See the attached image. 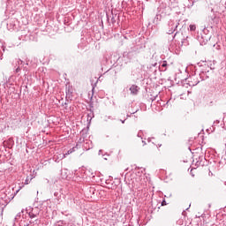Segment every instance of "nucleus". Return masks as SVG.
Returning a JSON list of instances; mask_svg holds the SVG:
<instances>
[{"mask_svg":"<svg viewBox=\"0 0 226 226\" xmlns=\"http://www.w3.org/2000/svg\"><path fill=\"white\" fill-rule=\"evenodd\" d=\"M130 91H131L132 94H138V93H139V87L135 86V85H132L130 87Z\"/></svg>","mask_w":226,"mask_h":226,"instance_id":"f257e3e1","label":"nucleus"},{"mask_svg":"<svg viewBox=\"0 0 226 226\" xmlns=\"http://www.w3.org/2000/svg\"><path fill=\"white\" fill-rule=\"evenodd\" d=\"M190 31H195L197 29V26L195 25H190Z\"/></svg>","mask_w":226,"mask_h":226,"instance_id":"f03ea898","label":"nucleus"},{"mask_svg":"<svg viewBox=\"0 0 226 226\" xmlns=\"http://www.w3.org/2000/svg\"><path fill=\"white\" fill-rule=\"evenodd\" d=\"M162 68H167V61H163L162 64Z\"/></svg>","mask_w":226,"mask_h":226,"instance_id":"7ed1b4c3","label":"nucleus"},{"mask_svg":"<svg viewBox=\"0 0 226 226\" xmlns=\"http://www.w3.org/2000/svg\"><path fill=\"white\" fill-rule=\"evenodd\" d=\"M162 206H167V201H165V200H162Z\"/></svg>","mask_w":226,"mask_h":226,"instance_id":"20e7f679","label":"nucleus"},{"mask_svg":"<svg viewBox=\"0 0 226 226\" xmlns=\"http://www.w3.org/2000/svg\"><path fill=\"white\" fill-rule=\"evenodd\" d=\"M73 153V150H69L66 154H72Z\"/></svg>","mask_w":226,"mask_h":226,"instance_id":"39448f33","label":"nucleus"},{"mask_svg":"<svg viewBox=\"0 0 226 226\" xmlns=\"http://www.w3.org/2000/svg\"><path fill=\"white\" fill-rule=\"evenodd\" d=\"M172 33H174V30L170 31L169 34H172Z\"/></svg>","mask_w":226,"mask_h":226,"instance_id":"423d86ee","label":"nucleus"},{"mask_svg":"<svg viewBox=\"0 0 226 226\" xmlns=\"http://www.w3.org/2000/svg\"><path fill=\"white\" fill-rule=\"evenodd\" d=\"M16 72H17V73H19V72H20V69L17 68Z\"/></svg>","mask_w":226,"mask_h":226,"instance_id":"0eeeda50","label":"nucleus"}]
</instances>
